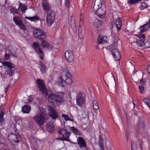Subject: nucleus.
Wrapping results in <instances>:
<instances>
[{"instance_id":"37","label":"nucleus","mask_w":150,"mask_h":150,"mask_svg":"<svg viewBox=\"0 0 150 150\" xmlns=\"http://www.w3.org/2000/svg\"><path fill=\"white\" fill-rule=\"evenodd\" d=\"M101 7L99 6L98 5L94 4L93 7V10L94 12L97 11L99 9L101 8Z\"/></svg>"},{"instance_id":"22","label":"nucleus","mask_w":150,"mask_h":150,"mask_svg":"<svg viewBox=\"0 0 150 150\" xmlns=\"http://www.w3.org/2000/svg\"><path fill=\"white\" fill-rule=\"evenodd\" d=\"M93 25L96 28H98L102 24V22L98 19H94L92 21Z\"/></svg>"},{"instance_id":"16","label":"nucleus","mask_w":150,"mask_h":150,"mask_svg":"<svg viewBox=\"0 0 150 150\" xmlns=\"http://www.w3.org/2000/svg\"><path fill=\"white\" fill-rule=\"evenodd\" d=\"M107 41V37L106 36H101L100 35H99L97 40V43L98 45L100 44H104Z\"/></svg>"},{"instance_id":"15","label":"nucleus","mask_w":150,"mask_h":150,"mask_svg":"<svg viewBox=\"0 0 150 150\" xmlns=\"http://www.w3.org/2000/svg\"><path fill=\"white\" fill-rule=\"evenodd\" d=\"M94 12L95 14L97 15L98 17L100 18H103L105 16V11L103 10L102 8H101Z\"/></svg>"},{"instance_id":"18","label":"nucleus","mask_w":150,"mask_h":150,"mask_svg":"<svg viewBox=\"0 0 150 150\" xmlns=\"http://www.w3.org/2000/svg\"><path fill=\"white\" fill-rule=\"evenodd\" d=\"M77 141L78 144L81 148L83 147H86V144L83 138L79 137L77 139Z\"/></svg>"},{"instance_id":"31","label":"nucleus","mask_w":150,"mask_h":150,"mask_svg":"<svg viewBox=\"0 0 150 150\" xmlns=\"http://www.w3.org/2000/svg\"><path fill=\"white\" fill-rule=\"evenodd\" d=\"M14 73L13 70H11L10 69H8L5 72V74L10 76Z\"/></svg>"},{"instance_id":"52","label":"nucleus","mask_w":150,"mask_h":150,"mask_svg":"<svg viewBox=\"0 0 150 150\" xmlns=\"http://www.w3.org/2000/svg\"><path fill=\"white\" fill-rule=\"evenodd\" d=\"M140 83H141V85H144V82L143 80H140Z\"/></svg>"},{"instance_id":"42","label":"nucleus","mask_w":150,"mask_h":150,"mask_svg":"<svg viewBox=\"0 0 150 150\" xmlns=\"http://www.w3.org/2000/svg\"><path fill=\"white\" fill-rule=\"evenodd\" d=\"M10 11L12 13L13 15H15L16 13H18L17 10H15L13 8H11Z\"/></svg>"},{"instance_id":"33","label":"nucleus","mask_w":150,"mask_h":150,"mask_svg":"<svg viewBox=\"0 0 150 150\" xmlns=\"http://www.w3.org/2000/svg\"><path fill=\"white\" fill-rule=\"evenodd\" d=\"M12 138L13 142L17 143L19 141L18 138H20V137L19 136L14 135L12 136Z\"/></svg>"},{"instance_id":"14","label":"nucleus","mask_w":150,"mask_h":150,"mask_svg":"<svg viewBox=\"0 0 150 150\" xmlns=\"http://www.w3.org/2000/svg\"><path fill=\"white\" fill-rule=\"evenodd\" d=\"M41 45L43 48H46L48 50L52 49V46L50 45L48 42L45 40H43L41 43Z\"/></svg>"},{"instance_id":"28","label":"nucleus","mask_w":150,"mask_h":150,"mask_svg":"<svg viewBox=\"0 0 150 150\" xmlns=\"http://www.w3.org/2000/svg\"><path fill=\"white\" fill-rule=\"evenodd\" d=\"M144 122L142 121L141 122L140 121L137 125V127L139 129H143L144 127Z\"/></svg>"},{"instance_id":"34","label":"nucleus","mask_w":150,"mask_h":150,"mask_svg":"<svg viewBox=\"0 0 150 150\" xmlns=\"http://www.w3.org/2000/svg\"><path fill=\"white\" fill-rule=\"evenodd\" d=\"M104 0H95V4L102 7Z\"/></svg>"},{"instance_id":"9","label":"nucleus","mask_w":150,"mask_h":150,"mask_svg":"<svg viewBox=\"0 0 150 150\" xmlns=\"http://www.w3.org/2000/svg\"><path fill=\"white\" fill-rule=\"evenodd\" d=\"M13 20L15 23L22 29L25 30L26 28L24 24L22 23V19L18 16L14 17Z\"/></svg>"},{"instance_id":"5","label":"nucleus","mask_w":150,"mask_h":150,"mask_svg":"<svg viewBox=\"0 0 150 150\" xmlns=\"http://www.w3.org/2000/svg\"><path fill=\"white\" fill-rule=\"evenodd\" d=\"M33 33L35 37L40 40H44L46 38L45 33L36 28L34 30Z\"/></svg>"},{"instance_id":"38","label":"nucleus","mask_w":150,"mask_h":150,"mask_svg":"<svg viewBox=\"0 0 150 150\" xmlns=\"http://www.w3.org/2000/svg\"><path fill=\"white\" fill-rule=\"evenodd\" d=\"M103 141L102 140H98V144L99 147L100 148L101 150H104V148L103 146Z\"/></svg>"},{"instance_id":"49","label":"nucleus","mask_w":150,"mask_h":150,"mask_svg":"<svg viewBox=\"0 0 150 150\" xmlns=\"http://www.w3.org/2000/svg\"><path fill=\"white\" fill-rule=\"evenodd\" d=\"M72 16H71V24L73 25L74 26L75 25V23L74 22V21H72Z\"/></svg>"},{"instance_id":"62","label":"nucleus","mask_w":150,"mask_h":150,"mask_svg":"<svg viewBox=\"0 0 150 150\" xmlns=\"http://www.w3.org/2000/svg\"><path fill=\"white\" fill-rule=\"evenodd\" d=\"M133 102V103L134 105V107H135V105H136L135 104V103H134Z\"/></svg>"},{"instance_id":"47","label":"nucleus","mask_w":150,"mask_h":150,"mask_svg":"<svg viewBox=\"0 0 150 150\" xmlns=\"http://www.w3.org/2000/svg\"><path fill=\"white\" fill-rule=\"evenodd\" d=\"M10 52L11 53V55L14 57H17V56L16 55V53L15 51H10Z\"/></svg>"},{"instance_id":"36","label":"nucleus","mask_w":150,"mask_h":150,"mask_svg":"<svg viewBox=\"0 0 150 150\" xmlns=\"http://www.w3.org/2000/svg\"><path fill=\"white\" fill-rule=\"evenodd\" d=\"M33 98L31 96H29L27 98V99L26 100H25V99H24L23 101L25 103H29L31 102Z\"/></svg>"},{"instance_id":"10","label":"nucleus","mask_w":150,"mask_h":150,"mask_svg":"<svg viewBox=\"0 0 150 150\" xmlns=\"http://www.w3.org/2000/svg\"><path fill=\"white\" fill-rule=\"evenodd\" d=\"M66 59L69 62H71L74 61V57L73 52L71 50L67 51L65 53Z\"/></svg>"},{"instance_id":"48","label":"nucleus","mask_w":150,"mask_h":150,"mask_svg":"<svg viewBox=\"0 0 150 150\" xmlns=\"http://www.w3.org/2000/svg\"><path fill=\"white\" fill-rule=\"evenodd\" d=\"M10 57V55L8 54H6L5 55V59L6 60L8 59Z\"/></svg>"},{"instance_id":"32","label":"nucleus","mask_w":150,"mask_h":150,"mask_svg":"<svg viewBox=\"0 0 150 150\" xmlns=\"http://www.w3.org/2000/svg\"><path fill=\"white\" fill-rule=\"evenodd\" d=\"M70 129L72 130L73 132H75L77 135H80V132L78 130L74 127H70Z\"/></svg>"},{"instance_id":"40","label":"nucleus","mask_w":150,"mask_h":150,"mask_svg":"<svg viewBox=\"0 0 150 150\" xmlns=\"http://www.w3.org/2000/svg\"><path fill=\"white\" fill-rule=\"evenodd\" d=\"M147 6V4L145 2H143L142 3L141 6H140V8L141 10H143L144 8H146Z\"/></svg>"},{"instance_id":"58","label":"nucleus","mask_w":150,"mask_h":150,"mask_svg":"<svg viewBox=\"0 0 150 150\" xmlns=\"http://www.w3.org/2000/svg\"><path fill=\"white\" fill-rule=\"evenodd\" d=\"M146 104L149 107L150 109V103L148 102Z\"/></svg>"},{"instance_id":"35","label":"nucleus","mask_w":150,"mask_h":150,"mask_svg":"<svg viewBox=\"0 0 150 150\" xmlns=\"http://www.w3.org/2000/svg\"><path fill=\"white\" fill-rule=\"evenodd\" d=\"M4 112L2 111H0V122H3L4 121Z\"/></svg>"},{"instance_id":"41","label":"nucleus","mask_w":150,"mask_h":150,"mask_svg":"<svg viewBox=\"0 0 150 150\" xmlns=\"http://www.w3.org/2000/svg\"><path fill=\"white\" fill-rule=\"evenodd\" d=\"M62 117H64L66 120H70V118L68 117V115H67L62 114Z\"/></svg>"},{"instance_id":"44","label":"nucleus","mask_w":150,"mask_h":150,"mask_svg":"<svg viewBox=\"0 0 150 150\" xmlns=\"http://www.w3.org/2000/svg\"><path fill=\"white\" fill-rule=\"evenodd\" d=\"M139 92L141 93H142L143 92L144 89V87L142 86L139 85Z\"/></svg>"},{"instance_id":"39","label":"nucleus","mask_w":150,"mask_h":150,"mask_svg":"<svg viewBox=\"0 0 150 150\" xmlns=\"http://www.w3.org/2000/svg\"><path fill=\"white\" fill-rule=\"evenodd\" d=\"M143 32H141V31L140 30V31L139 32V34L137 35H138V37L139 38V39H141L142 38V39H144L145 38V35L144 34H142V33H143Z\"/></svg>"},{"instance_id":"19","label":"nucleus","mask_w":150,"mask_h":150,"mask_svg":"<svg viewBox=\"0 0 150 150\" xmlns=\"http://www.w3.org/2000/svg\"><path fill=\"white\" fill-rule=\"evenodd\" d=\"M150 28V19L148 23L142 26H141L139 28V29L141 31V32H144L148 30V28Z\"/></svg>"},{"instance_id":"25","label":"nucleus","mask_w":150,"mask_h":150,"mask_svg":"<svg viewBox=\"0 0 150 150\" xmlns=\"http://www.w3.org/2000/svg\"><path fill=\"white\" fill-rule=\"evenodd\" d=\"M146 40L144 39H140V40L137 39L136 41V43L138 45L140 46H143L144 45L145 41Z\"/></svg>"},{"instance_id":"30","label":"nucleus","mask_w":150,"mask_h":150,"mask_svg":"<svg viewBox=\"0 0 150 150\" xmlns=\"http://www.w3.org/2000/svg\"><path fill=\"white\" fill-rule=\"evenodd\" d=\"M107 81L110 84H111L112 83H114L115 81V79L113 75H111L110 77L108 79Z\"/></svg>"},{"instance_id":"1","label":"nucleus","mask_w":150,"mask_h":150,"mask_svg":"<svg viewBox=\"0 0 150 150\" xmlns=\"http://www.w3.org/2000/svg\"><path fill=\"white\" fill-rule=\"evenodd\" d=\"M37 85L42 93L45 95V98L48 99V101L52 105L55 104L58 105L60 104L62 100L64 93H60L59 94H47V90L43 83V81L38 79L36 81Z\"/></svg>"},{"instance_id":"13","label":"nucleus","mask_w":150,"mask_h":150,"mask_svg":"<svg viewBox=\"0 0 150 150\" xmlns=\"http://www.w3.org/2000/svg\"><path fill=\"white\" fill-rule=\"evenodd\" d=\"M122 22L120 18L116 20L115 24H113L112 29H116L117 31H118L121 29L122 26Z\"/></svg>"},{"instance_id":"3","label":"nucleus","mask_w":150,"mask_h":150,"mask_svg":"<svg viewBox=\"0 0 150 150\" xmlns=\"http://www.w3.org/2000/svg\"><path fill=\"white\" fill-rule=\"evenodd\" d=\"M63 74L58 79L59 81L60 82L59 85L62 86H64L66 83L70 85L72 82L71 79V76L67 69L65 67L63 69Z\"/></svg>"},{"instance_id":"63","label":"nucleus","mask_w":150,"mask_h":150,"mask_svg":"<svg viewBox=\"0 0 150 150\" xmlns=\"http://www.w3.org/2000/svg\"><path fill=\"white\" fill-rule=\"evenodd\" d=\"M105 83L108 86V85L107 84V83L105 81Z\"/></svg>"},{"instance_id":"55","label":"nucleus","mask_w":150,"mask_h":150,"mask_svg":"<svg viewBox=\"0 0 150 150\" xmlns=\"http://www.w3.org/2000/svg\"><path fill=\"white\" fill-rule=\"evenodd\" d=\"M99 140H103V138L101 135H99L98 137Z\"/></svg>"},{"instance_id":"61","label":"nucleus","mask_w":150,"mask_h":150,"mask_svg":"<svg viewBox=\"0 0 150 150\" xmlns=\"http://www.w3.org/2000/svg\"><path fill=\"white\" fill-rule=\"evenodd\" d=\"M60 139L61 140H64V138H63H63H61V139Z\"/></svg>"},{"instance_id":"59","label":"nucleus","mask_w":150,"mask_h":150,"mask_svg":"<svg viewBox=\"0 0 150 150\" xmlns=\"http://www.w3.org/2000/svg\"><path fill=\"white\" fill-rule=\"evenodd\" d=\"M126 138H127V142L128 141V140L129 139V136H127H127H126Z\"/></svg>"},{"instance_id":"12","label":"nucleus","mask_w":150,"mask_h":150,"mask_svg":"<svg viewBox=\"0 0 150 150\" xmlns=\"http://www.w3.org/2000/svg\"><path fill=\"white\" fill-rule=\"evenodd\" d=\"M111 52L115 59L116 61L120 60L121 58V54L119 51L116 49H114L112 50Z\"/></svg>"},{"instance_id":"56","label":"nucleus","mask_w":150,"mask_h":150,"mask_svg":"<svg viewBox=\"0 0 150 150\" xmlns=\"http://www.w3.org/2000/svg\"><path fill=\"white\" fill-rule=\"evenodd\" d=\"M134 142L132 141H131V147H133V144H134Z\"/></svg>"},{"instance_id":"57","label":"nucleus","mask_w":150,"mask_h":150,"mask_svg":"<svg viewBox=\"0 0 150 150\" xmlns=\"http://www.w3.org/2000/svg\"><path fill=\"white\" fill-rule=\"evenodd\" d=\"M125 134H126V136H127H127H128L129 135V133L128 131H127L125 132Z\"/></svg>"},{"instance_id":"50","label":"nucleus","mask_w":150,"mask_h":150,"mask_svg":"<svg viewBox=\"0 0 150 150\" xmlns=\"http://www.w3.org/2000/svg\"><path fill=\"white\" fill-rule=\"evenodd\" d=\"M143 102L146 104L149 102V99L148 98H146L144 100Z\"/></svg>"},{"instance_id":"51","label":"nucleus","mask_w":150,"mask_h":150,"mask_svg":"<svg viewBox=\"0 0 150 150\" xmlns=\"http://www.w3.org/2000/svg\"><path fill=\"white\" fill-rule=\"evenodd\" d=\"M9 87H10V85H8V86L6 87L5 88V93H6L8 91V89L9 88Z\"/></svg>"},{"instance_id":"60","label":"nucleus","mask_w":150,"mask_h":150,"mask_svg":"<svg viewBox=\"0 0 150 150\" xmlns=\"http://www.w3.org/2000/svg\"><path fill=\"white\" fill-rule=\"evenodd\" d=\"M132 148V150H136L135 149H134L133 147H131Z\"/></svg>"},{"instance_id":"7","label":"nucleus","mask_w":150,"mask_h":150,"mask_svg":"<svg viewBox=\"0 0 150 150\" xmlns=\"http://www.w3.org/2000/svg\"><path fill=\"white\" fill-rule=\"evenodd\" d=\"M58 132L59 134L62 135L63 137L65 140L68 141H70L69 137L70 133L65 129L64 126L63 125L61 127H60L59 128Z\"/></svg>"},{"instance_id":"26","label":"nucleus","mask_w":150,"mask_h":150,"mask_svg":"<svg viewBox=\"0 0 150 150\" xmlns=\"http://www.w3.org/2000/svg\"><path fill=\"white\" fill-rule=\"evenodd\" d=\"M2 63L3 65L7 66L9 69L13 68L14 67L13 64L8 62H3Z\"/></svg>"},{"instance_id":"24","label":"nucleus","mask_w":150,"mask_h":150,"mask_svg":"<svg viewBox=\"0 0 150 150\" xmlns=\"http://www.w3.org/2000/svg\"><path fill=\"white\" fill-rule=\"evenodd\" d=\"M39 65L40 67V70L42 74L45 73L46 70V67L43 63L41 61H39Z\"/></svg>"},{"instance_id":"46","label":"nucleus","mask_w":150,"mask_h":150,"mask_svg":"<svg viewBox=\"0 0 150 150\" xmlns=\"http://www.w3.org/2000/svg\"><path fill=\"white\" fill-rule=\"evenodd\" d=\"M65 5L66 8H68L69 6V0H65Z\"/></svg>"},{"instance_id":"54","label":"nucleus","mask_w":150,"mask_h":150,"mask_svg":"<svg viewBox=\"0 0 150 150\" xmlns=\"http://www.w3.org/2000/svg\"><path fill=\"white\" fill-rule=\"evenodd\" d=\"M79 37L81 39H82L83 38V36L81 35V34L79 33L78 35Z\"/></svg>"},{"instance_id":"27","label":"nucleus","mask_w":150,"mask_h":150,"mask_svg":"<svg viewBox=\"0 0 150 150\" xmlns=\"http://www.w3.org/2000/svg\"><path fill=\"white\" fill-rule=\"evenodd\" d=\"M27 7L25 4H22L20 3L19 7L18 8V10L23 12H24L27 9Z\"/></svg>"},{"instance_id":"4","label":"nucleus","mask_w":150,"mask_h":150,"mask_svg":"<svg viewBox=\"0 0 150 150\" xmlns=\"http://www.w3.org/2000/svg\"><path fill=\"white\" fill-rule=\"evenodd\" d=\"M55 15V12L51 9H50L47 11L46 20L47 26H50L52 24L54 20Z\"/></svg>"},{"instance_id":"53","label":"nucleus","mask_w":150,"mask_h":150,"mask_svg":"<svg viewBox=\"0 0 150 150\" xmlns=\"http://www.w3.org/2000/svg\"><path fill=\"white\" fill-rule=\"evenodd\" d=\"M147 71L150 74V64L149 65L148 69H147Z\"/></svg>"},{"instance_id":"29","label":"nucleus","mask_w":150,"mask_h":150,"mask_svg":"<svg viewBox=\"0 0 150 150\" xmlns=\"http://www.w3.org/2000/svg\"><path fill=\"white\" fill-rule=\"evenodd\" d=\"M26 18L30 20L31 21H33L35 22L39 20V17L37 16H34L30 17H26Z\"/></svg>"},{"instance_id":"23","label":"nucleus","mask_w":150,"mask_h":150,"mask_svg":"<svg viewBox=\"0 0 150 150\" xmlns=\"http://www.w3.org/2000/svg\"><path fill=\"white\" fill-rule=\"evenodd\" d=\"M92 103L93 107V110L96 113L99 108L97 102L96 100H93Z\"/></svg>"},{"instance_id":"21","label":"nucleus","mask_w":150,"mask_h":150,"mask_svg":"<svg viewBox=\"0 0 150 150\" xmlns=\"http://www.w3.org/2000/svg\"><path fill=\"white\" fill-rule=\"evenodd\" d=\"M31 107L28 105H24L22 107V111L24 113H29Z\"/></svg>"},{"instance_id":"17","label":"nucleus","mask_w":150,"mask_h":150,"mask_svg":"<svg viewBox=\"0 0 150 150\" xmlns=\"http://www.w3.org/2000/svg\"><path fill=\"white\" fill-rule=\"evenodd\" d=\"M46 127L48 132H52L54 130V127L53 123L51 122H47Z\"/></svg>"},{"instance_id":"8","label":"nucleus","mask_w":150,"mask_h":150,"mask_svg":"<svg viewBox=\"0 0 150 150\" xmlns=\"http://www.w3.org/2000/svg\"><path fill=\"white\" fill-rule=\"evenodd\" d=\"M76 104L80 106H82L86 100L84 95L82 92L79 93L76 97Z\"/></svg>"},{"instance_id":"43","label":"nucleus","mask_w":150,"mask_h":150,"mask_svg":"<svg viewBox=\"0 0 150 150\" xmlns=\"http://www.w3.org/2000/svg\"><path fill=\"white\" fill-rule=\"evenodd\" d=\"M79 18V23L80 25H81L82 24L83 20V15L82 14L80 16Z\"/></svg>"},{"instance_id":"2","label":"nucleus","mask_w":150,"mask_h":150,"mask_svg":"<svg viewBox=\"0 0 150 150\" xmlns=\"http://www.w3.org/2000/svg\"><path fill=\"white\" fill-rule=\"evenodd\" d=\"M47 115L45 110L41 109H40L38 113L33 117V120L41 129L43 128V125L47 121Z\"/></svg>"},{"instance_id":"45","label":"nucleus","mask_w":150,"mask_h":150,"mask_svg":"<svg viewBox=\"0 0 150 150\" xmlns=\"http://www.w3.org/2000/svg\"><path fill=\"white\" fill-rule=\"evenodd\" d=\"M144 45L147 47H150V42L149 41L146 40L145 41Z\"/></svg>"},{"instance_id":"6","label":"nucleus","mask_w":150,"mask_h":150,"mask_svg":"<svg viewBox=\"0 0 150 150\" xmlns=\"http://www.w3.org/2000/svg\"><path fill=\"white\" fill-rule=\"evenodd\" d=\"M33 48L36 53L39 54V57L41 59H43L44 57V54L40 48L39 44L36 42H34L33 44Z\"/></svg>"},{"instance_id":"20","label":"nucleus","mask_w":150,"mask_h":150,"mask_svg":"<svg viewBox=\"0 0 150 150\" xmlns=\"http://www.w3.org/2000/svg\"><path fill=\"white\" fill-rule=\"evenodd\" d=\"M42 6L43 9L45 11H47L50 9V6L49 5L48 2L47 0H43L42 2Z\"/></svg>"},{"instance_id":"11","label":"nucleus","mask_w":150,"mask_h":150,"mask_svg":"<svg viewBox=\"0 0 150 150\" xmlns=\"http://www.w3.org/2000/svg\"><path fill=\"white\" fill-rule=\"evenodd\" d=\"M48 110L49 111L50 116L54 120L58 117L57 113L52 107L49 106Z\"/></svg>"}]
</instances>
